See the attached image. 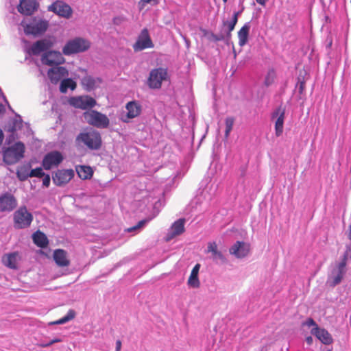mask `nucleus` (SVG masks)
<instances>
[{
  "instance_id": "f3484780",
  "label": "nucleus",
  "mask_w": 351,
  "mask_h": 351,
  "mask_svg": "<svg viewBox=\"0 0 351 351\" xmlns=\"http://www.w3.org/2000/svg\"><path fill=\"white\" fill-rule=\"evenodd\" d=\"M250 249L248 243L243 241H237L230 247L229 252L237 258H242L247 256Z\"/></svg>"
},
{
  "instance_id": "393cba45",
  "label": "nucleus",
  "mask_w": 351,
  "mask_h": 351,
  "mask_svg": "<svg viewBox=\"0 0 351 351\" xmlns=\"http://www.w3.org/2000/svg\"><path fill=\"white\" fill-rule=\"evenodd\" d=\"M250 27V23L247 22L238 32L239 45L240 47L245 46L247 43Z\"/></svg>"
},
{
  "instance_id": "f03ea898",
  "label": "nucleus",
  "mask_w": 351,
  "mask_h": 351,
  "mask_svg": "<svg viewBox=\"0 0 351 351\" xmlns=\"http://www.w3.org/2000/svg\"><path fill=\"white\" fill-rule=\"evenodd\" d=\"M33 219V215L27 210L25 206L19 207L13 214L14 227L16 229L29 228Z\"/></svg>"
},
{
  "instance_id": "7c9ffc66",
  "label": "nucleus",
  "mask_w": 351,
  "mask_h": 351,
  "mask_svg": "<svg viewBox=\"0 0 351 351\" xmlns=\"http://www.w3.org/2000/svg\"><path fill=\"white\" fill-rule=\"evenodd\" d=\"M17 255V253L14 252L3 256L2 258L3 264L9 268L16 269Z\"/></svg>"
},
{
  "instance_id": "f704fd0d",
  "label": "nucleus",
  "mask_w": 351,
  "mask_h": 351,
  "mask_svg": "<svg viewBox=\"0 0 351 351\" xmlns=\"http://www.w3.org/2000/svg\"><path fill=\"white\" fill-rule=\"evenodd\" d=\"M148 221V219H143L138 221L136 225L126 229V231L128 232H133L134 234H136L145 226Z\"/></svg>"
},
{
  "instance_id": "5fc2aeb1",
  "label": "nucleus",
  "mask_w": 351,
  "mask_h": 351,
  "mask_svg": "<svg viewBox=\"0 0 351 351\" xmlns=\"http://www.w3.org/2000/svg\"><path fill=\"white\" fill-rule=\"evenodd\" d=\"M4 111H5L4 106L0 104V114L3 113Z\"/></svg>"
},
{
  "instance_id": "3c124183",
  "label": "nucleus",
  "mask_w": 351,
  "mask_h": 351,
  "mask_svg": "<svg viewBox=\"0 0 351 351\" xmlns=\"http://www.w3.org/2000/svg\"><path fill=\"white\" fill-rule=\"evenodd\" d=\"M242 12V10L241 11H238V12H235L232 16V17H235L236 16V19H237V21H238V17L241 14Z\"/></svg>"
},
{
  "instance_id": "6e6d98bb",
  "label": "nucleus",
  "mask_w": 351,
  "mask_h": 351,
  "mask_svg": "<svg viewBox=\"0 0 351 351\" xmlns=\"http://www.w3.org/2000/svg\"><path fill=\"white\" fill-rule=\"evenodd\" d=\"M313 339H312V337H309L306 339V341L308 343H311L312 342Z\"/></svg>"
},
{
  "instance_id": "5701e85b",
  "label": "nucleus",
  "mask_w": 351,
  "mask_h": 351,
  "mask_svg": "<svg viewBox=\"0 0 351 351\" xmlns=\"http://www.w3.org/2000/svg\"><path fill=\"white\" fill-rule=\"evenodd\" d=\"M102 80L99 77L86 75L82 79V85L87 91H91L99 87Z\"/></svg>"
},
{
  "instance_id": "c03bdc74",
  "label": "nucleus",
  "mask_w": 351,
  "mask_h": 351,
  "mask_svg": "<svg viewBox=\"0 0 351 351\" xmlns=\"http://www.w3.org/2000/svg\"><path fill=\"white\" fill-rule=\"evenodd\" d=\"M303 325H306L308 327L315 326L318 327L316 322L312 318H308L305 322L303 323Z\"/></svg>"
},
{
  "instance_id": "4c0bfd02",
  "label": "nucleus",
  "mask_w": 351,
  "mask_h": 351,
  "mask_svg": "<svg viewBox=\"0 0 351 351\" xmlns=\"http://www.w3.org/2000/svg\"><path fill=\"white\" fill-rule=\"evenodd\" d=\"M234 119L233 117H227L225 121L226 123V130H225V136L226 138H228L229 136V134L232 130V127L234 125Z\"/></svg>"
},
{
  "instance_id": "f257e3e1",
  "label": "nucleus",
  "mask_w": 351,
  "mask_h": 351,
  "mask_svg": "<svg viewBox=\"0 0 351 351\" xmlns=\"http://www.w3.org/2000/svg\"><path fill=\"white\" fill-rule=\"evenodd\" d=\"M90 47V43L85 38L76 37L68 40L62 48V53L65 56H71L75 53L87 51Z\"/></svg>"
},
{
  "instance_id": "ddd939ff",
  "label": "nucleus",
  "mask_w": 351,
  "mask_h": 351,
  "mask_svg": "<svg viewBox=\"0 0 351 351\" xmlns=\"http://www.w3.org/2000/svg\"><path fill=\"white\" fill-rule=\"evenodd\" d=\"M285 117V108L282 106L276 108L271 113V119L276 118L275 123V134L276 136H281L283 132Z\"/></svg>"
},
{
  "instance_id": "49530a36",
  "label": "nucleus",
  "mask_w": 351,
  "mask_h": 351,
  "mask_svg": "<svg viewBox=\"0 0 351 351\" xmlns=\"http://www.w3.org/2000/svg\"><path fill=\"white\" fill-rule=\"evenodd\" d=\"M51 345H52L51 341H49L47 342H43V343H40V346L42 348H47V347L51 346Z\"/></svg>"
},
{
  "instance_id": "de8ad7c7",
  "label": "nucleus",
  "mask_w": 351,
  "mask_h": 351,
  "mask_svg": "<svg viewBox=\"0 0 351 351\" xmlns=\"http://www.w3.org/2000/svg\"><path fill=\"white\" fill-rule=\"evenodd\" d=\"M121 348V341L120 340H117L116 341V351H120Z\"/></svg>"
},
{
  "instance_id": "c85d7f7f",
  "label": "nucleus",
  "mask_w": 351,
  "mask_h": 351,
  "mask_svg": "<svg viewBox=\"0 0 351 351\" xmlns=\"http://www.w3.org/2000/svg\"><path fill=\"white\" fill-rule=\"evenodd\" d=\"M32 239L34 243L38 247L44 248L46 247L48 245V239L46 235L38 230L34 232L32 235Z\"/></svg>"
},
{
  "instance_id": "79ce46f5",
  "label": "nucleus",
  "mask_w": 351,
  "mask_h": 351,
  "mask_svg": "<svg viewBox=\"0 0 351 351\" xmlns=\"http://www.w3.org/2000/svg\"><path fill=\"white\" fill-rule=\"evenodd\" d=\"M351 259V244L346 246V250L342 257L341 261H344L347 263V259Z\"/></svg>"
},
{
  "instance_id": "39448f33",
  "label": "nucleus",
  "mask_w": 351,
  "mask_h": 351,
  "mask_svg": "<svg viewBox=\"0 0 351 351\" xmlns=\"http://www.w3.org/2000/svg\"><path fill=\"white\" fill-rule=\"evenodd\" d=\"M167 69L160 67L152 69L147 79L148 86L152 89L160 88L162 82L167 79Z\"/></svg>"
},
{
  "instance_id": "e433bc0d",
  "label": "nucleus",
  "mask_w": 351,
  "mask_h": 351,
  "mask_svg": "<svg viewBox=\"0 0 351 351\" xmlns=\"http://www.w3.org/2000/svg\"><path fill=\"white\" fill-rule=\"evenodd\" d=\"M210 39L215 42H228L230 40L223 31H221L219 34L212 33L210 36Z\"/></svg>"
},
{
  "instance_id": "6e6552de",
  "label": "nucleus",
  "mask_w": 351,
  "mask_h": 351,
  "mask_svg": "<svg viewBox=\"0 0 351 351\" xmlns=\"http://www.w3.org/2000/svg\"><path fill=\"white\" fill-rule=\"evenodd\" d=\"M18 206V201L15 196L9 192L0 195V212L10 213Z\"/></svg>"
},
{
  "instance_id": "1a4fd4ad",
  "label": "nucleus",
  "mask_w": 351,
  "mask_h": 351,
  "mask_svg": "<svg viewBox=\"0 0 351 351\" xmlns=\"http://www.w3.org/2000/svg\"><path fill=\"white\" fill-rule=\"evenodd\" d=\"M154 46L147 29L144 28L141 30L136 43L133 45V49L135 51H140L145 49L153 48Z\"/></svg>"
},
{
  "instance_id": "aec40b11",
  "label": "nucleus",
  "mask_w": 351,
  "mask_h": 351,
  "mask_svg": "<svg viewBox=\"0 0 351 351\" xmlns=\"http://www.w3.org/2000/svg\"><path fill=\"white\" fill-rule=\"evenodd\" d=\"M185 219L180 218L176 221L171 226L167 234V241L173 239L176 236L180 235L184 232Z\"/></svg>"
},
{
  "instance_id": "13d9d810",
  "label": "nucleus",
  "mask_w": 351,
  "mask_h": 351,
  "mask_svg": "<svg viewBox=\"0 0 351 351\" xmlns=\"http://www.w3.org/2000/svg\"><path fill=\"white\" fill-rule=\"evenodd\" d=\"M228 0H223L224 3H226Z\"/></svg>"
},
{
  "instance_id": "2f4dec72",
  "label": "nucleus",
  "mask_w": 351,
  "mask_h": 351,
  "mask_svg": "<svg viewBox=\"0 0 351 351\" xmlns=\"http://www.w3.org/2000/svg\"><path fill=\"white\" fill-rule=\"evenodd\" d=\"M237 23L236 16L232 17L230 21H224L223 22V26L224 27H227V29H224L222 31L225 33V34L230 39L231 38V32L234 30L236 24Z\"/></svg>"
},
{
  "instance_id": "4d7b16f0",
  "label": "nucleus",
  "mask_w": 351,
  "mask_h": 351,
  "mask_svg": "<svg viewBox=\"0 0 351 351\" xmlns=\"http://www.w3.org/2000/svg\"><path fill=\"white\" fill-rule=\"evenodd\" d=\"M2 96H3V98L5 100V101L8 104V102L6 98H5V96L3 93H2Z\"/></svg>"
},
{
  "instance_id": "58836bf2",
  "label": "nucleus",
  "mask_w": 351,
  "mask_h": 351,
  "mask_svg": "<svg viewBox=\"0 0 351 351\" xmlns=\"http://www.w3.org/2000/svg\"><path fill=\"white\" fill-rule=\"evenodd\" d=\"M45 176V173L41 167H37L36 169L30 170V178L36 177L42 178Z\"/></svg>"
},
{
  "instance_id": "a878e982",
  "label": "nucleus",
  "mask_w": 351,
  "mask_h": 351,
  "mask_svg": "<svg viewBox=\"0 0 351 351\" xmlns=\"http://www.w3.org/2000/svg\"><path fill=\"white\" fill-rule=\"evenodd\" d=\"M53 259L56 263L60 267L68 266L70 263L67 258L66 252L64 250H56L53 252Z\"/></svg>"
},
{
  "instance_id": "412c9836",
  "label": "nucleus",
  "mask_w": 351,
  "mask_h": 351,
  "mask_svg": "<svg viewBox=\"0 0 351 351\" xmlns=\"http://www.w3.org/2000/svg\"><path fill=\"white\" fill-rule=\"evenodd\" d=\"M126 110H128L125 117L121 118L125 123H128L129 119L138 117L141 112V106L136 101H130L126 104Z\"/></svg>"
},
{
  "instance_id": "c756f323",
  "label": "nucleus",
  "mask_w": 351,
  "mask_h": 351,
  "mask_svg": "<svg viewBox=\"0 0 351 351\" xmlns=\"http://www.w3.org/2000/svg\"><path fill=\"white\" fill-rule=\"evenodd\" d=\"M76 171L78 176L82 180L90 179L93 174L91 167L85 165L77 167Z\"/></svg>"
},
{
  "instance_id": "a19ab883",
  "label": "nucleus",
  "mask_w": 351,
  "mask_h": 351,
  "mask_svg": "<svg viewBox=\"0 0 351 351\" xmlns=\"http://www.w3.org/2000/svg\"><path fill=\"white\" fill-rule=\"evenodd\" d=\"M158 2H159V0H141L138 2V7H139V9L141 10L148 3L152 4V5H156L158 3Z\"/></svg>"
},
{
  "instance_id": "4be33fe9",
  "label": "nucleus",
  "mask_w": 351,
  "mask_h": 351,
  "mask_svg": "<svg viewBox=\"0 0 351 351\" xmlns=\"http://www.w3.org/2000/svg\"><path fill=\"white\" fill-rule=\"evenodd\" d=\"M38 6L36 0H21L17 7L18 11L24 15H32Z\"/></svg>"
},
{
  "instance_id": "8fccbe9b",
  "label": "nucleus",
  "mask_w": 351,
  "mask_h": 351,
  "mask_svg": "<svg viewBox=\"0 0 351 351\" xmlns=\"http://www.w3.org/2000/svg\"><path fill=\"white\" fill-rule=\"evenodd\" d=\"M256 2L261 5H265L266 3L269 1V0H256Z\"/></svg>"
},
{
  "instance_id": "a18cd8bd",
  "label": "nucleus",
  "mask_w": 351,
  "mask_h": 351,
  "mask_svg": "<svg viewBox=\"0 0 351 351\" xmlns=\"http://www.w3.org/2000/svg\"><path fill=\"white\" fill-rule=\"evenodd\" d=\"M50 176L49 175L44 176V178L43 179V186L48 187L50 184Z\"/></svg>"
},
{
  "instance_id": "423d86ee",
  "label": "nucleus",
  "mask_w": 351,
  "mask_h": 351,
  "mask_svg": "<svg viewBox=\"0 0 351 351\" xmlns=\"http://www.w3.org/2000/svg\"><path fill=\"white\" fill-rule=\"evenodd\" d=\"M84 118L90 125L98 128H107L110 124L107 116L96 110L84 113Z\"/></svg>"
},
{
  "instance_id": "20e7f679",
  "label": "nucleus",
  "mask_w": 351,
  "mask_h": 351,
  "mask_svg": "<svg viewBox=\"0 0 351 351\" xmlns=\"http://www.w3.org/2000/svg\"><path fill=\"white\" fill-rule=\"evenodd\" d=\"M77 140L82 142L89 149L93 150L99 149L101 145L100 134L95 130L80 133L77 136Z\"/></svg>"
},
{
  "instance_id": "a211bd4d",
  "label": "nucleus",
  "mask_w": 351,
  "mask_h": 351,
  "mask_svg": "<svg viewBox=\"0 0 351 351\" xmlns=\"http://www.w3.org/2000/svg\"><path fill=\"white\" fill-rule=\"evenodd\" d=\"M206 253H210V258L216 263L224 264L227 263V258L221 251L217 249L215 242H210L208 244Z\"/></svg>"
},
{
  "instance_id": "473e14b6",
  "label": "nucleus",
  "mask_w": 351,
  "mask_h": 351,
  "mask_svg": "<svg viewBox=\"0 0 351 351\" xmlns=\"http://www.w3.org/2000/svg\"><path fill=\"white\" fill-rule=\"evenodd\" d=\"M76 87L75 82L70 78H67L65 80H63L61 82L60 86V90L61 93H66L69 88L71 90H74Z\"/></svg>"
},
{
  "instance_id": "dca6fc26",
  "label": "nucleus",
  "mask_w": 351,
  "mask_h": 351,
  "mask_svg": "<svg viewBox=\"0 0 351 351\" xmlns=\"http://www.w3.org/2000/svg\"><path fill=\"white\" fill-rule=\"evenodd\" d=\"M48 27V22L45 20H34L27 24L25 32L28 34L39 35L44 33Z\"/></svg>"
},
{
  "instance_id": "bb28decb",
  "label": "nucleus",
  "mask_w": 351,
  "mask_h": 351,
  "mask_svg": "<svg viewBox=\"0 0 351 351\" xmlns=\"http://www.w3.org/2000/svg\"><path fill=\"white\" fill-rule=\"evenodd\" d=\"M200 265L197 264L193 268L190 276L188 279L187 284L192 288H198L200 285V282L198 278V273L199 270Z\"/></svg>"
},
{
  "instance_id": "7ed1b4c3",
  "label": "nucleus",
  "mask_w": 351,
  "mask_h": 351,
  "mask_svg": "<svg viewBox=\"0 0 351 351\" xmlns=\"http://www.w3.org/2000/svg\"><path fill=\"white\" fill-rule=\"evenodd\" d=\"M24 152V144L21 142H17L3 151V161L8 165L15 164L23 158Z\"/></svg>"
},
{
  "instance_id": "09e8293b",
  "label": "nucleus",
  "mask_w": 351,
  "mask_h": 351,
  "mask_svg": "<svg viewBox=\"0 0 351 351\" xmlns=\"http://www.w3.org/2000/svg\"><path fill=\"white\" fill-rule=\"evenodd\" d=\"M240 171H241V175L242 176H244L245 175V172H246V167H245V166L241 167L240 168Z\"/></svg>"
},
{
  "instance_id": "864d4df0",
  "label": "nucleus",
  "mask_w": 351,
  "mask_h": 351,
  "mask_svg": "<svg viewBox=\"0 0 351 351\" xmlns=\"http://www.w3.org/2000/svg\"><path fill=\"white\" fill-rule=\"evenodd\" d=\"M348 239L351 241V224L348 227Z\"/></svg>"
},
{
  "instance_id": "72a5a7b5",
  "label": "nucleus",
  "mask_w": 351,
  "mask_h": 351,
  "mask_svg": "<svg viewBox=\"0 0 351 351\" xmlns=\"http://www.w3.org/2000/svg\"><path fill=\"white\" fill-rule=\"evenodd\" d=\"M75 312L73 310L70 309L67 312L66 315H64L60 319H58L54 322H52L51 324H64L72 320L75 317Z\"/></svg>"
},
{
  "instance_id": "603ef678",
  "label": "nucleus",
  "mask_w": 351,
  "mask_h": 351,
  "mask_svg": "<svg viewBox=\"0 0 351 351\" xmlns=\"http://www.w3.org/2000/svg\"><path fill=\"white\" fill-rule=\"evenodd\" d=\"M51 343H52V345H53V343H55L61 342V341H62V339H60V338H55V339H53L51 340Z\"/></svg>"
},
{
  "instance_id": "9b49d317",
  "label": "nucleus",
  "mask_w": 351,
  "mask_h": 351,
  "mask_svg": "<svg viewBox=\"0 0 351 351\" xmlns=\"http://www.w3.org/2000/svg\"><path fill=\"white\" fill-rule=\"evenodd\" d=\"M63 160L62 154L58 151H52L47 154L42 162L43 168L49 170L53 167H57Z\"/></svg>"
},
{
  "instance_id": "cd10ccee",
  "label": "nucleus",
  "mask_w": 351,
  "mask_h": 351,
  "mask_svg": "<svg viewBox=\"0 0 351 351\" xmlns=\"http://www.w3.org/2000/svg\"><path fill=\"white\" fill-rule=\"evenodd\" d=\"M64 72L65 69L64 67H53L49 69L47 75L51 82L56 84L59 82Z\"/></svg>"
},
{
  "instance_id": "f8f14e48",
  "label": "nucleus",
  "mask_w": 351,
  "mask_h": 351,
  "mask_svg": "<svg viewBox=\"0 0 351 351\" xmlns=\"http://www.w3.org/2000/svg\"><path fill=\"white\" fill-rule=\"evenodd\" d=\"M41 62L45 65L55 66L64 63V58L60 51H49L42 56Z\"/></svg>"
},
{
  "instance_id": "ea45409f",
  "label": "nucleus",
  "mask_w": 351,
  "mask_h": 351,
  "mask_svg": "<svg viewBox=\"0 0 351 351\" xmlns=\"http://www.w3.org/2000/svg\"><path fill=\"white\" fill-rule=\"evenodd\" d=\"M22 119L20 115L16 114L15 119L13 121V127L12 130H16L22 127Z\"/></svg>"
},
{
  "instance_id": "6ab92c4d",
  "label": "nucleus",
  "mask_w": 351,
  "mask_h": 351,
  "mask_svg": "<svg viewBox=\"0 0 351 351\" xmlns=\"http://www.w3.org/2000/svg\"><path fill=\"white\" fill-rule=\"evenodd\" d=\"M53 45V43L50 39H42L34 43L31 47L29 53L34 55L38 56L41 52L45 51L51 48Z\"/></svg>"
},
{
  "instance_id": "9d476101",
  "label": "nucleus",
  "mask_w": 351,
  "mask_h": 351,
  "mask_svg": "<svg viewBox=\"0 0 351 351\" xmlns=\"http://www.w3.org/2000/svg\"><path fill=\"white\" fill-rule=\"evenodd\" d=\"M48 10L65 19H69L73 13L71 6L60 0H57L50 5L48 8Z\"/></svg>"
},
{
  "instance_id": "bf43d9fd",
  "label": "nucleus",
  "mask_w": 351,
  "mask_h": 351,
  "mask_svg": "<svg viewBox=\"0 0 351 351\" xmlns=\"http://www.w3.org/2000/svg\"><path fill=\"white\" fill-rule=\"evenodd\" d=\"M327 351H332L331 350H328Z\"/></svg>"
},
{
  "instance_id": "b1692460",
  "label": "nucleus",
  "mask_w": 351,
  "mask_h": 351,
  "mask_svg": "<svg viewBox=\"0 0 351 351\" xmlns=\"http://www.w3.org/2000/svg\"><path fill=\"white\" fill-rule=\"evenodd\" d=\"M311 333L325 345H329L332 343V338L330 334L324 328L315 327L311 330Z\"/></svg>"
},
{
  "instance_id": "0eeeda50",
  "label": "nucleus",
  "mask_w": 351,
  "mask_h": 351,
  "mask_svg": "<svg viewBox=\"0 0 351 351\" xmlns=\"http://www.w3.org/2000/svg\"><path fill=\"white\" fill-rule=\"evenodd\" d=\"M346 272V263H345L344 261H341V262L337 263L331 270L327 282L331 287H334L337 286L341 282Z\"/></svg>"
},
{
  "instance_id": "c9c22d12",
  "label": "nucleus",
  "mask_w": 351,
  "mask_h": 351,
  "mask_svg": "<svg viewBox=\"0 0 351 351\" xmlns=\"http://www.w3.org/2000/svg\"><path fill=\"white\" fill-rule=\"evenodd\" d=\"M16 176L20 181H25L30 178V171L26 167H22L17 170Z\"/></svg>"
},
{
  "instance_id": "4468645a",
  "label": "nucleus",
  "mask_w": 351,
  "mask_h": 351,
  "mask_svg": "<svg viewBox=\"0 0 351 351\" xmlns=\"http://www.w3.org/2000/svg\"><path fill=\"white\" fill-rule=\"evenodd\" d=\"M69 103L75 108L87 109L94 107L96 104V101L93 97L86 95L71 97Z\"/></svg>"
},
{
  "instance_id": "37998d69",
  "label": "nucleus",
  "mask_w": 351,
  "mask_h": 351,
  "mask_svg": "<svg viewBox=\"0 0 351 351\" xmlns=\"http://www.w3.org/2000/svg\"><path fill=\"white\" fill-rule=\"evenodd\" d=\"M304 88H305V82L304 81H301V80H298V82L296 85V88H298V93L302 95L304 92Z\"/></svg>"
},
{
  "instance_id": "2eb2a0df",
  "label": "nucleus",
  "mask_w": 351,
  "mask_h": 351,
  "mask_svg": "<svg viewBox=\"0 0 351 351\" xmlns=\"http://www.w3.org/2000/svg\"><path fill=\"white\" fill-rule=\"evenodd\" d=\"M74 175L73 169L58 170L52 176V180L56 186H61L68 183Z\"/></svg>"
}]
</instances>
